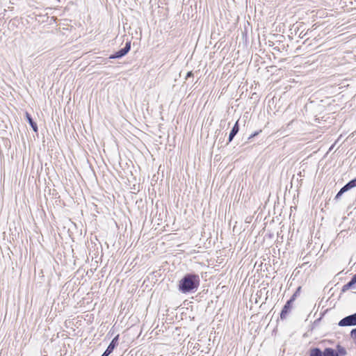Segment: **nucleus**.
<instances>
[{"instance_id": "7ed1b4c3", "label": "nucleus", "mask_w": 356, "mask_h": 356, "mask_svg": "<svg viewBox=\"0 0 356 356\" xmlns=\"http://www.w3.org/2000/svg\"><path fill=\"white\" fill-rule=\"evenodd\" d=\"M356 325V318L353 315L348 316L343 319H341L339 325L340 326H348V325Z\"/></svg>"}, {"instance_id": "9b49d317", "label": "nucleus", "mask_w": 356, "mask_h": 356, "mask_svg": "<svg viewBox=\"0 0 356 356\" xmlns=\"http://www.w3.org/2000/svg\"><path fill=\"white\" fill-rule=\"evenodd\" d=\"M309 356H323V353L319 348H315L311 350Z\"/></svg>"}, {"instance_id": "f257e3e1", "label": "nucleus", "mask_w": 356, "mask_h": 356, "mask_svg": "<svg viewBox=\"0 0 356 356\" xmlns=\"http://www.w3.org/2000/svg\"><path fill=\"white\" fill-rule=\"evenodd\" d=\"M199 283L200 279L197 275L188 274L179 281V289L182 293H186L193 289H196L199 286Z\"/></svg>"}, {"instance_id": "1a4fd4ad", "label": "nucleus", "mask_w": 356, "mask_h": 356, "mask_svg": "<svg viewBox=\"0 0 356 356\" xmlns=\"http://www.w3.org/2000/svg\"><path fill=\"white\" fill-rule=\"evenodd\" d=\"M356 186V178L347 183L343 186V191H348V190Z\"/></svg>"}, {"instance_id": "0eeeda50", "label": "nucleus", "mask_w": 356, "mask_h": 356, "mask_svg": "<svg viewBox=\"0 0 356 356\" xmlns=\"http://www.w3.org/2000/svg\"><path fill=\"white\" fill-rule=\"evenodd\" d=\"M239 127L238 121L235 123L234 126L233 127L232 129L231 130L229 135V142H231L234 136L236 135V134L238 132Z\"/></svg>"}, {"instance_id": "f8f14e48", "label": "nucleus", "mask_w": 356, "mask_h": 356, "mask_svg": "<svg viewBox=\"0 0 356 356\" xmlns=\"http://www.w3.org/2000/svg\"><path fill=\"white\" fill-rule=\"evenodd\" d=\"M351 337L356 340V328L353 329L350 333Z\"/></svg>"}, {"instance_id": "423d86ee", "label": "nucleus", "mask_w": 356, "mask_h": 356, "mask_svg": "<svg viewBox=\"0 0 356 356\" xmlns=\"http://www.w3.org/2000/svg\"><path fill=\"white\" fill-rule=\"evenodd\" d=\"M292 301H293L292 299L288 300L286 302V303L285 304V305L284 306V307L281 312V314H280V317L282 319H284L286 317L288 313L289 312V311L291 309V305Z\"/></svg>"}, {"instance_id": "2eb2a0df", "label": "nucleus", "mask_w": 356, "mask_h": 356, "mask_svg": "<svg viewBox=\"0 0 356 356\" xmlns=\"http://www.w3.org/2000/svg\"><path fill=\"white\" fill-rule=\"evenodd\" d=\"M353 316H355V317L356 318V313L355 314H353Z\"/></svg>"}, {"instance_id": "9d476101", "label": "nucleus", "mask_w": 356, "mask_h": 356, "mask_svg": "<svg viewBox=\"0 0 356 356\" xmlns=\"http://www.w3.org/2000/svg\"><path fill=\"white\" fill-rule=\"evenodd\" d=\"M323 356H338V353L332 348H325L323 352Z\"/></svg>"}, {"instance_id": "ddd939ff", "label": "nucleus", "mask_w": 356, "mask_h": 356, "mask_svg": "<svg viewBox=\"0 0 356 356\" xmlns=\"http://www.w3.org/2000/svg\"><path fill=\"white\" fill-rule=\"evenodd\" d=\"M343 186L341 188V190L339 191V193L337 194L336 195V198H338L343 193H345L346 191H343Z\"/></svg>"}, {"instance_id": "f03ea898", "label": "nucleus", "mask_w": 356, "mask_h": 356, "mask_svg": "<svg viewBox=\"0 0 356 356\" xmlns=\"http://www.w3.org/2000/svg\"><path fill=\"white\" fill-rule=\"evenodd\" d=\"M130 48H131V43H130V42H127L126 45H125V47L124 48H122L120 50L118 51L115 54L111 55L109 56V58L113 59V58H121V57L124 56V55H126L129 52V51L130 50Z\"/></svg>"}, {"instance_id": "6e6552de", "label": "nucleus", "mask_w": 356, "mask_h": 356, "mask_svg": "<svg viewBox=\"0 0 356 356\" xmlns=\"http://www.w3.org/2000/svg\"><path fill=\"white\" fill-rule=\"evenodd\" d=\"M26 119H27L29 124L31 126L33 130L35 132H37L38 131V127H37L36 123L33 122L32 118L31 117V115L28 113H26Z\"/></svg>"}, {"instance_id": "20e7f679", "label": "nucleus", "mask_w": 356, "mask_h": 356, "mask_svg": "<svg viewBox=\"0 0 356 356\" xmlns=\"http://www.w3.org/2000/svg\"><path fill=\"white\" fill-rule=\"evenodd\" d=\"M118 337L119 335H117L111 342L105 352L102 354V356H108L114 350L115 346L118 345Z\"/></svg>"}, {"instance_id": "39448f33", "label": "nucleus", "mask_w": 356, "mask_h": 356, "mask_svg": "<svg viewBox=\"0 0 356 356\" xmlns=\"http://www.w3.org/2000/svg\"><path fill=\"white\" fill-rule=\"evenodd\" d=\"M351 289H356V274L353 277L349 282L343 285L342 291L345 292Z\"/></svg>"}, {"instance_id": "4468645a", "label": "nucleus", "mask_w": 356, "mask_h": 356, "mask_svg": "<svg viewBox=\"0 0 356 356\" xmlns=\"http://www.w3.org/2000/svg\"><path fill=\"white\" fill-rule=\"evenodd\" d=\"M193 76V73H192V72H188L187 73V74H186V79H188V77H191V76Z\"/></svg>"}]
</instances>
